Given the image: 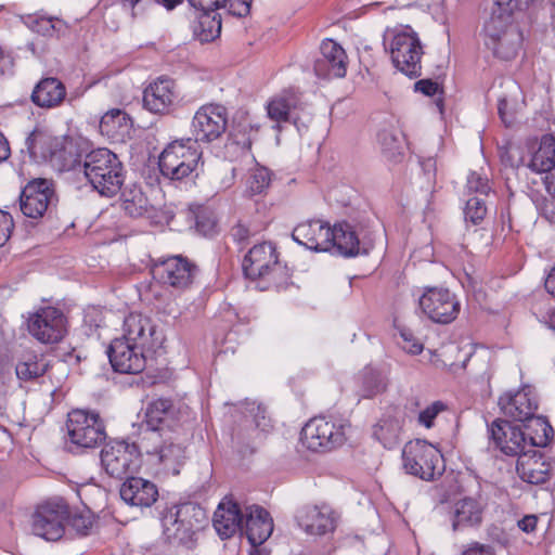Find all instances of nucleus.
Listing matches in <instances>:
<instances>
[{
	"label": "nucleus",
	"mask_w": 555,
	"mask_h": 555,
	"mask_svg": "<svg viewBox=\"0 0 555 555\" xmlns=\"http://www.w3.org/2000/svg\"><path fill=\"white\" fill-rule=\"evenodd\" d=\"M25 146L35 163L49 162L60 171L75 170L78 155L72 141L64 135H55L46 128H35L26 138Z\"/></svg>",
	"instance_id": "1"
},
{
	"label": "nucleus",
	"mask_w": 555,
	"mask_h": 555,
	"mask_svg": "<svg viewBox=\"0 0 555 555\" xmlns=\"http://www.w3.org/2000/svg\"><path fill=\"white\" fill-rule=\"evenodd\" d=\"M75 170L82 171L92 188L101 195L113 197L124 183L122 164L112 151L96 149L85 156Z\"/></svg>",
	"instance_id": "2"
},
{
	"label": "nucleus",
	"mask_w": 555,
	"mask_h": 555,
	"mask_svg": "<svg viewBox=\"0 0 555 555\" xmlns=\"http://www.w3.org/2000/svg\"><path fill=\"white\" fill-rule=\"evenodd\" d=\"M201 157L202 152L191 138L175 140L162 152L159 170L165 178L181 181L196 169Z\"/></svg>",
	"instance_id": "3"
},
{
	"label": "nucleus",
	"mask_w": 555,
	"mask_h": 555,
	"mask_svg": "<svg viewBox=\"0 0 555 555\" xmlns=\"http://www.w3.org/2000/svg\"><path fill=\"white\" fill-rule=\"evenodd\" d=\"M402 465L405 473L422 480L431 481L444 469L440 451L425 440H412L402 450Z\"/></svg>",
	"instance_id": "4"
},
{
	"label": "nucleus",
	"mask_w": 555,
	"mask_h": 555,
	"mask_svg": "<svg viewBox=\"0 0 555 555\" xmlns=\"http://www.w3.org/2000/svg\"><path fill=\"white\" fill-rule=\"evenodd\" d=\"M67 436L69 442L79 449H93L106 439L103 421L95 412L73 410L68 413Z\"/></svg>",
	"instance_id": "5"
},
{
	"label": "nucleus",
	"mask_w": 555,
	"mask_h": 555,
	"mask_svg": "<svg viewBox=\"0 0 555 555\" xmlns=\"http://www.w3.org/2000/svg\"><path fill=\"white\" fill-rule=\"evenodd\" d=\"M389 50L393 65L401 73L411 78L421 75L423 47L417 34L411 27L393 33Z\"/></svg>",
	"instance_id": "6"
},
{
	"label": "nucleus",
	"mask_w": 555,
	"mask_h": 555,
	"mask_svg": "<svg viewBox=\"0 0 555 555\" xmlns=\"http://www.w3.org/2000/svg\"><path fill=\"white\" fill-rule=\"evenodd\" d=\"M345 426L325 417L311 418L301 429V444L312 452H328L344 444Z\"/></svg>",
	"instance_id": "7"
},
{
	"label": "nucleus",
	"mask_w": 555,
	"mask_h": 555,
	"mask_svg": "<svg viewBox=\"0 0 555 555\" xmlns=\"http://www.w3.org/2000/svg\"><path fill=\"white\" fill-rule=\"evenodd\" d=\"M422 313L434 323L450 324L460 311L461 302L456 295L444 287H426L418 298Z\"/></svg>",
	"instance_id": "8"
},
{
	"label": "nucleus",
	"mask_w": 555,
	"mask_h": 555,
	"mask_svg": "<svg viewBox=\"0 0 555 555\" xmlns=\"http://www.w3.org/2000/svg\"><path fill=\"white\" fill-rule=\"evenodd\" d=\"M69 519V509L63 500L48 501L38 506L33 515V532L47 540L56 541L65 532Z\"/></svg>",
	"instance_id": "9"
},
{
	"label": "nucleus",
	"mask_w": 555,
	"mask_h": 555,
	"mask_svg": "<svg viewBox=\"0 0 555 555\" xmlns=\"http://www.w3.org/2000/svg\"><path fill=\"white\" fill-rule=\"evenodd\" d=\"M191 129L196 145L219 140L228 129L227 108L220 104L201 106L193 116Z\"/></svg>",
	"instance_id": "10"
},
{
	"label": "nucleus",
	"mask_w": 555,
	"mask_h": 555,
	"mask_svg": "<svg viewBox=\"0 0 555 555\" xmlns=\"http://www.w3.org/2000/svg\"><path fill=\"white\" fill-rule=\"evenodd\" d=\"M121 331L120 338L144 352H154L164 341L152 319L142 313L131 312L125 317Z\"/></svg>",
	"instance_id": "11"
},
{
	"label": "nucleus",
	"mask_w": 555,
	"mask_h": 555,
	"mask_svg": "<svg viewBox=\"0 0 555 555\" xmlns=\"http://www.w3.org/2000/svg\"><path fill=\"white\" fill-rule=\"evenodd\" d=\"M139 450L134 443L109 441L101 450V466L116 479H122L138 467Z\"/></svg>",
	"instance_id": "12"
},
{
	"label": "nucleus",
	"mask_w": 555,
	"mask_h": 555,
	"mask_svg": "<svg viewBox=\"0 0 555 555\" xmlns=\"http://www.w3.org/2000/svg\"><path fill=\"white\" fill-rule=\"evenodd\" d=\"M53 182L37 178L30 180L20 194V208L24 216L33 219L41 218L56 203Z\"/></svg>",
	"instance_id": "13"
},
{
	"label": "nucleus",
	"mask_w": 555,
	"mask_h": 555,
	"mask_svg": "<svg viewBox=\"0 0 555 555\" xmlns=\"http://www.w3.org/2000/svg\"><path fill=\"white\" fill-rule=\"evenodd\" d=\"M203 518L204 511L198 505L184 503L168 509L162 524L168 538L183 540L198 528Z\"/></svg>",
	"instance_id": "14"
},
{
	"label": "nucleus",
	"mask_w": 555,
	"mask_h": 555,
	"mask_svg": "<svg viewBox=\"0 0 555 555\" xmlns=\"http://www.w3.org/2000/svg\"><path fill=\"white\" fill-rule=\"evenodd\" d=\"M27 327L37 340L44 344L57 343L66 332L65 317L57 308L43 307L29 315Z\"/></svg>",
	"instance_id": "15"
},
{
	"label": "nucleus",
	"mask_w": 555,
	"mask_h": 555,
	"mask_svg": "<svg viewBox=\"0 0 555 555\" xmlns=\"http://www.w3.org/2000/svg\"><path fill=\"white\" fill-rule=\"evenodd\" d=\"M153 276L160 283L176 289H185L194 281L196 266L182 256L157 260L152 268Z\"/></svg>",
	"instance_id": "16"
},
{
	"label": "nucleus",
	"mask_w": 555,
	"mask_h": 555,
	"mask_svg": "<svg viewBox=\"0 0 555 555\" xmlns=\"http://www.w3.org/2000/svg\"><path fill=\"white\" fill-rule=\"evenodd\" d=\"M348 56L344 48L332 39H325L320 47V55L314 61V73L324 79L346 76Z\"/></svg>",
	"instance_id": "17"
},
{
	"label": "nucleus",
	"mask_w": 555,
	"mask_h": 555,
	"mask_svg": "<svg viewBox=\"0 0 555 555\" xmlns=\"http://www.w3.org/2000/svg\"><path fill=\"white\" fill-rule=\"evenodd\" d=\"M179 100V90L173 79L159 77L143 92L144 107L154 114L169 113Z\"/></svg>",
	"instance_id": "18"
},
{
	"label": "nucleus",
	"mask_w": 555,
	"mask_h": 555,
	"mask_svg": "<svg viewBox=\"0 0 555 555\" xmlns=\"http://www.w3.org/2000/svg\"><path fill=\"white\" fill-rule=\"evenodd\" d=\"M145 353L120 337L113 339L107 350L112 367L122 374H138L142 372L146 363Z\"/></svg>",
	"instance_id": "19"
},
{
	"label": "nucleus",
	"mask_w": 555,
	"mask_h": 555,
	"mask_svg": "<svg viewBox=\"0 0 555 555\" xmlns=\"http://www.w3.org/2000/svg\"><path fill=\"white\" fill-rule=\"evenodd\" d=\"M242 267L246 278L251 280L270 276L281 270L275 248L266 242L249 249Z\"/></svg>",
	"instance_id": "20"
},
{
	"label": "nucleus",
	"mask_w": 555,
	"mask_h": 555,
	"mask_svg": "<svg viewBox=\"0 0 555 555\" xmlns=\"http://www.w3.org/2000/svg\"><path fill=\"white\" fill-rule=\"evenodd\" d=\"M296 520L306 533L324 535L335 530L337 516L326 504L306 505L297 512Z\"/></svg>",
	"instance_id": "21"
},
{
	"label": "nucleus",
	"mask_w": 555,
	"mask_h": 555,
	"mask_svg": "<svg viewBox=\"0 0 555 555\" xmlns=\"http://www.w3.org/2000/svg\"><path fill=\"white\" fill-rule=\"evenodd\" d=\"M331 229L332 227L322 220H307L297 224L293 232V240L314 251L331 250Z\"/></svg>",
	"instance_id": "22"
},
{
	"label": "nucleus",
	"mask_w": 555,
	"mask_h": 555,
	"mask_svg": "<svg viewBox=\"0 0 555 555\" xmlns=\"http://www.w3.org/2000/svg\"><path fill=\"white\" fill-rule=\"evenodd\" d=\"M489 433L494 444L506 455L516 456L527 447L526 434L507 421H493Z\"/></svg>",
	"instance_id": "23"
},
{
	"label": "nucleus",
	"mask_w": 555,
	"mask_h": 555,
	"mask_svg": "<svg viewBox=\"0 0 555 555\" xmlns=\"http://www.w3.org/2000/svg\"><path fill=\"white\" fill-rule=\"evenodd\" d=\"M244 515L236 502L224 498L214 513L212 526L221 539H229L244 528Z\"/></svg>",
	"instance_id": "24"
},
{
	"label": "nucleus",
	"mask_w": 555,
	"mask_h": 555,
	"mask_svg": "<svg viewBox=\"0 0 555 555\" xmlns=\"http://www.w3.org/2000/svg\"><path fill=\"white\" fill-rule=\"evenodd\" d=\"M499 406L505 416L516 422H527L535 414L538 403L530 390L521 389L500 397Z\"/></svg>",
	"instance_id": "25"
},
{
	"label": "nucleus",
	"mask_w": 555,
	"mask_h": 555,
	"mask_svg": "<svg viewBox=\"0 0 555 555\" xmlns=\"http://www.w3.org/2000/svg\"><path fill=\"white\" fill-rule=\"evenodd\" d=\"M404 423V412L398 406L385 411L373 427V437L385 448L392 449L400 441Z\"/></svg>",
	"instance_id": "26"
},
{
	"label": "nucleus",
	"mask_w": 555,
	"mask_h": 555,
	"mask_svg": "<svg viewBox=\"0 0 555 555\" xmlns=\"http://www.w3.org/2000/svg\"><path fill=\"white\" fill-rule=\"evenodd\" d=\"M119 492L127 504L138 507H150L158 498L156 485L141 477L128 478L121 485Z\"/></svg>",
	"instance_id": "27"
},
{
	"label": "nucleus",
	"mask_w": 555,
	"mask_h": 555,
	"mask_svg": "<svg viewBox=\"0 0 555 555\" xmlns=\"http://www.w3.org/2000/svg\"><path fill=\"white\" fill-rule=\"evenodd\" d=\"M331 249L336 248L344 256H356L359 254H367L372 248V244L361 241L349 223H338L331 229Z\"/></svg>",
	"instance_id": "28"
},
{
	"label": "nucleus",
	"mask_w": 555,
	"mask_h": 555,
	"mask_svg": "<svg viewBox=\"0 0 555 555\" xmlns=\"http://www.w3.org/2000/svg\"><path fill=\"white\" fill-rule=\"evenodd\" d=\"M485 507L479 498L466 496L456 501L452 509V529L457 531L480 526Z\"/></svg>",
	"instance_id": "29"
},
{
	"label": "nucleus",
	"mask_w": 555,
	"mask_h": 555,
	"mask_svg": "<svg viewBox=\"0 0 555 555\" xmlns=\"http://www.w3.org/2000/svg\"><path fill=\"white\" fill-rule=\"evenodd\" d=\"M244 528L250 544H262L273 531V521L269 513L261 506L253 505L246 508Z\"/></svg>",
	"instance_id": "30"
},
{
	"label": "nucleus",
	"mask_w": 555,
	"mask_h": 555,
	"mask_svg": "<svg viewBox=\"0 0 555 555\" xmlns=\"http://www.w3.org/2000/svg\"><path fill=\"white\" fill-rule=\"evenodd\" d=\"M516 470L520 479L528 483H544L550 478V464L535 451L531 454L526 449L517 455Z\"/></svg>",
	"instance_id": "31"
},
{
	"label": "nucleus",
	"mask_w": 555,
	"mask_h": 555,
	"mask_svg": "<svg viewBox=\"0 0 555 555\" xmlns=\"http://www.w3.org/2000/svg\"><path fill=\"white\" fill-rule=\"evenodd\" d=\"M173 414V404L170 400L158 398L152 400L145 410V421L149 431L143 440L149 442H158L162 438L160 425L164 424Z\"/></svg>",
	"instance_id": "32"
},
{
	"label": "nucleus",
	"mask_w": 555,
	"mask_h": 555,
	"mask_svg": "<svg viewBox=\"0 0 555 555\" xmlns=\"http://www.w3.org/2000/svg\"><path fill=\"white\" fill-rule=\"evenodd\" d=\"M66 96V88L61 80L54 77L41 79L31 93L33 102L44 108L56 107Z\"/></svg>",
	"instance_id": "33"
},
{
	"label": "nucleus",
	"mask_w": 555,
	"mask_h": 555,
	"mask_svg": "<svg viewBox=\"0 0 555 555\" xmlns=\"http://www.w3.org/2000/svg\"><path fill=\"white\" fill-rule=\"evenodd\" d=\"M507 31H520L513 23V12L491 9L483 21L482 40L490 39L492 43L494 38L503 36Z\"/></svg>",
	"instance_id": "34"
},
{
	"label": "nucleus",
	"mask_w": 555,
	"mask_h": 555,
	"mask_svg": "<svg viewBox=\"0 0 555 555\" xmlns=\"http://www.w3.org/2000/svg\"><path fill=\"white\" fill-rule=\"evenodd\" d=\"M153 443L156 444L157 442ZM146 452L157 454L164 467L173 475L180 473V467L186 460L185 448L180 443L168 440H165L162 446H155L153 449L146 448Z\"/></svg>",
	"instance_id": "35"
},
{
	"label": "nucleus",
	"mask_w": 555,
	"mask_h": 555,
	"mask_svg": "<svg viewBox=\"0 0 555 555\" xmlns=\"http://www.w3.org/2000/svg\"><path fill=\"white\" fill-rule=\"evenodd\" d=\"M485 47L492 52V54L501 60L514 59L522 43L521 31H507L503 36L494 38L493 42L490 39L482 40Z\"/></svg>",
	"instance_id": "36"
},
{
	"label": "nucleus",
	"mask_w": 555,
	"mask_h": 555,
	"mask_svg": "<svg viewBox=\"0 0 555 555\" xmlns=\"http://www.w3.org/2000/svg\"><path fill=\"white\" fill-rule=\"evenodd\" d=\"M555 167V137L544 134L538 151L532 155L529 168L534 172H547Z\"/></svg>",
	"instance_id": "37"
},
{
	"label": "nucleus",
	"mask_w": 555,
	"mask_h": 555,
	"mask_svg": "<svg viewBox=\"0 0 555 555\" xmlns=\"http://www.w3.org/2000/svg\"><path fill=\"white\" fill-rule=\"evenodd\" d=\"M193 33L201 42H210L221 33V18L215 11H202L193 26Z\"/></svg>",
	"instance_id": "38"
},
{
	"label": "nucleus",
	"mask_w": 555,
	"mask_h": 555,
	"mask_svg": "<svg viewBox=\"0 0 555 555\" xmlns=\"http://www.w3.org/2000/svg\"><path fill=\"white\" fill-rule=\"evenodd\" d=\"M190 4L201 11H216L227 8L234 16H246L250 11L251 0H189Z\"/></svg>",
	"instance_id": "39"
},
{
	"label": "nucleus",
	"mask_w": 555,
	"mask_h": 555,
	"mask_svg": "<svg viewBox=\"0 0 555 555\" xmlns=\"http://www.w3.org/2000/svg\"><path fill=\"white\" fill-rule=\"evenodd\" d=\"M49 367V363L42 356L27 353L16 364L15 373L18 379L27 382L42 376Z\"/></svg>",
	"instance_id": "40"
},
{
	"label": "nucleus",
	"mask_w": 555,
	"mask_h": 555,
	"mask_svg": "<svg viewBox=\"0 0 555 555\" xmlns=\"http://www.w3.org/2000/svg\"><path fill=\"white\" fill-rule=\"evenodd\" d=\"M121 205L124 210L131 217H141L146 214L151 207L147 197L142 190L135 185L124 190L121 194Z\"/></svg>",
	"instance_id": "41"
},
{
	"label": "nucleus",
	"mask_w": 555,
	"mask_h": 555,
	"mask_svg": "<svg viewBox=\"0 0 555 555\" xmlns=\"http://www.w3.org/2000/svg\"><path fill=\"white\" fill-rule=\"evenodd\" d=\"M130 118L121 109L105 113L100 121L101 131L109 137L124 134L129 129Z\"/></svg>",
	"instance_id": "42"
},
{
	"label": "nucleus",
	"mask_w": 555,
	"mask_h": 555,
	"mask_svg": "<svg viewBox=\"0 0 555 555\" xmlns=\"http://www.w3.org/2000/svg\"><path fill=\"white\" fill-rule=\"evenodd\" d=\"M529 425L526 428L529 430L526 434L527 441L529 440V446L533 447H545L551 438V434L553 433L550 424L543 418L533 415L532 418L528 420Z\"/></svg>",
	"instance_id": "43"
},
{
	"label": "nucleus",
	"mask_w": 555,
	"mask_h": 555,
	"mask_svg": "<svg viewBox=\"0 0 555 555\" xmlns=\"http://www.w3.org/2000/svg\"><path fill=\"white\" fill-rule=\"evenodd\" d=\"M296 99L293 95L273 98L267 105V113L271 120L280 124L288 121L292 109L295 108Z\"/></svg>",
	"instance_id": "44"
},
{
	"label": "nucleus",
	"mask_w": 555,
	"mask_h": 555,
	"mask_svg": "<svg viewBox=\"0 0 555 555\" xmlns=\"http://www.w3.org/2000/svg\"><path fill=\"white\" fill-rule=\"evenodd\" d=\"M27 25L34 33L44 37L59 36L66 29L61 20L46 16H29Z\"/></svg>",
	"instance_id": "45"
},
{
	"label": "nucleus",
	"mask_w": 555,
	"mask_h": 555,
	"mask_svg": "<svg viewBox=\"0 0 555 555\" xmlns=\"http://www.w3.org/2000/svg\"><path fill=\"white\" fill-rule=\"evenodd\" d=\"M271 173L264 167H258L250 171L247 179L246 192L249 195L263 193L270 185Z\"/></svg>",
	"instance_id": "46"
},
{
	"label": "nucleus",
	"mask_w": 555,
	"mask_h": 555,
	"mask_svg": "<svg viewBox=\"0 0 555 555\" xmlns=\"http://www.w3.org/2000/svg\"><path fill=\"white\" fill-rule=\"evenodd\" d=\"M499 115L505 126L511 127L516 121V115L519 109L518 96H502L498 104Z\"/></svg>",
	"instance_id": "47"
},
{
	"label": "nucleus",
	"mask_w": 555,
	"mask_h": 555,
	"mask_svg": "<svg viewBox=\"0 0 555 555\" xmlns=\"http://www.w3.org/2000/svg\"><path fill=\"white\" fill-rule=\"evenodd\" d=\"M487 215V206L479 195L473 196L466 202L464 209V216L466 221H470L473 224L480 223Z\"/></svg>",
	"instance_id": "48"
},
{
	"label": "nucleus",
	"mask_w": 555,
	"mask_h": 555,
	"mask_svg": "<svg viewBox=\"0 0 555 555\" xmlns=\"http://www.w3.org/2000/svg\"><path fill=\"white\" fill-rule=\"evenodd\" d=\"M466 189L468 192H474L479 195H488L491 191V185L486 173L472 170L467 177Z\"/></svg>",
	"instance_id": "49"
},
{
	"label": "nucleus",
	"mask_w": 555,
	"mask_h": 555,
	"mask_svg": "<svg viewBox=\"0 0 555 555\" xmlns=\"http://www.w3.org/2000/svg\"><path fill=\"white\" fill-rule=\"evenodd\" d=\"M385 383L379 373L370 371L364 379V396L373 397L385 389Z\"/></svg>",
	"instance_id": "50"
},
{
	"label": "nucleus",
	"mask_w": 555,
	"mask_h": 555,
	"mask_svg": "<svg viewBox=\"0 0 555 555\" xmlns=\"http://www.w3.org/2000/svg\"><path fill=\"white\" fill-rule=\"evenodd\" d=\"M249 412L254 416V422L257 428L261 429L262 431H267L272 427L271 420L267 416L264 406L261 404L251 403Z\"/></svg>",
	"instance_id": "51"
},
{
	"label": "nucleus",
	"mask_w": 555,
	"mask_h": 555,
	"mask_svg": "<svg viewBox=\"0 0 555 555\" xmlns=\"http://www.w3.org/2000/svg\"><path fill=\"white\" fill-rule=\"evenodd\" d=\"M444 404L441 401H436L423 410L418 415V421L422 425L429 428L433 426L436 416L444 410Z\"/></svg>",
	"instance_id": "52"
},
{
	"label": "nucleus",
	"mask_w": 555,
	"mask_h": 555,
	"mask_svg": "<svg viewBox=\"0 0 555 555\" xmlns=\"http://www.w3.org/2000/svg\"><path fill=\"white\" fill-rule=\"evenodd\" d=\"M14 222L12 216L0 209V246H3L10 238Z\"/></svg>",
	"instance_id": "53"
},
{
	"label": "nucleus",
	"mask_w": 555,
	"mask_h": 555,
	"mask_svg": "<svg viewBox=\"0 0 555 555\" xmlns=\"http://www.w3.org/2000/svg\"><path fill=\"white\" fill-rule=\"evenodd\" d=\"M72 528L79 534L86 535L88 534L91 526L92 520L90 516L78 514L74 515L73 517H69L67 521Z\"/></svg>",
	"instance_id": "54"
},
{
	"label": "nucleus",
	"mask_w": 555,
	"mask_h": 555,
	"mask_svg": "<svg viewBox=\"0 0 555 555\" xmlns=\"http://www.w3.org/2000/svg\"><path fill=\"white\" fill-rule=\"evenodd\" d=\"M533 0H493L491 9L513 12L520 9L522 5H528Z\"/></svg>",
	"instance_id": "55"
},
{
	"label": "nucleus",
	"mask_w": 555,
	"mask_h": 555,
	"mask_svg": "<svg viewBox=\"0 0 555 555\" xmlns=\"http://www.w3.org/2000/svg\"><path fill=\"white\" fill-rule=\"evenodd\" d=\"M402 349L411 354H420L423 351V344L413 337L411 333L402 332Z\"/></svg>",
	"instance_id": "56"
},
{
	"label": "nucleus",
	"mask_w": 555,
	"mask_h": 555,
	"mask_svg": "<svg viewBox=\"0 0 555 555\" xmlns=\"http://www.w3.org/2000/svg\"><path fill=\"white\" fill-rule=\"evenodd\" d=\"M415 90L425 95L431 96L438 93L439 83L430 79H421L415 82Z\"/></svg>",
	"instance_id": "57"
},
{
	"label": "nucleus",
	"mask_w": 555,
	"mask_h": 555,
	"mask_svg": "<svg viewBox=\"0 0 555 555\" xmlns=\"http://www.w3.org/2000/svg\"><path fill=\"white\" fill-rule=\"evenodd\" d=\"M196 228L204 235H211L216 229V222L210 217L205 215L197 216Z\"/></svg>",
	"instance_id": "58"
},
{
	"label": "nucleus",
	"mask_w": 555,
	"mask_h": 555,
	"mask_svg": "<svg viewBox=\"0 0 555 555\" xmlns=\"http://www.w3.org/2000/svg\"><path fill=\"white\" fill-rule=\"evenodd\" d=\"M251 235V231L243 223H237L231 229V236L240 244L245 243Z\"/></svg>",
	"instance_id": "59"
},
{
	"label": "nucleus",
	"mask_w": 555,
	"mask_h": 555,
	"mask_svg": "<svg viewBox=\"0 0 555 555\" xmlns=\"http://www.w3.org/2000/svg\"><path fill=\"white\" fill-rule=\"evenodd\" d=\"M462 555H494L493 548L487 544L472 543Z\"/></svg>",
	"instance_id": "60"
},
{
	"label": "nucleus",
	"mask_w": 555,
	"mask_h": 555,
	"mask_svg": "<svg viewBox=\"0 0 555 555\" xmlns=\"http://www.w3.org/2000/svg\"><path fill=\"white\" fill-rule=\"evenodd\" d=\"M378 141L386 151H390L395 147L397 137L388 130H383L378 133Z\"/></svg>",
	"instance_id": "61"
},
{
	"label": "nucleus",
	"mask_w": 555,
	"mask_h": 555,
	"mask_svg": "<svg viewBox=\"0 0 555 555\" xmlns=\"http://www.w3.org/2000/svg\"><path fill=\"white\" fill-rule=\"evenodd\" d=\"M538 517L535 515H526L518 521V527L524 532H533L538 525Z\"/></svg>",
	"instance_id": "62"
},
{
	"label": "nucleus",
	"mask_w": 555,
	"mask_h": 555,
	"mask_svg": "<svg viewBox=\"0 0 555 555\" xmlns=\"http://www.w3.org/2000/svg\"><path fill=\"white\" fill-rule=\"evenodd\" d=\"M13 67V59L0 48V75L10 73Z\"/></svg>",
	"instance_id": "63"
},
{
	"label": "nucleus",
	"mask_w": 555,
	"mask_h": 555,
	"mask_svg": "<svg viewBox=\"0 0 555 555\" xmlns=\"http://www.w3.org/2000/svg\"><path fill=\"white\" fill-rule=\"evenodd\" d=\"M544 285L547 293L555 297V267L547 274Z\"/></svg>",
	"instance_id": "64"
}]
</instances>
